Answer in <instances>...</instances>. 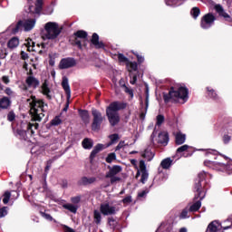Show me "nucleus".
I'll list each match as a JSON object with an SVG mask.
<instances>
[{
    "label": "nucleus",
    "mask_w": 232,
    "mask_h": 232,
    "mask_svg": "<svg viewBox=\"0 0 232 232\" xmlns=\"http://www.w3.org/2000/svg\"><path fill=\"white\" fill-rule=\"evenodd\" d=\"M206 177H207L206 172L202 171L198 173V178L195 179L194 200H197V201L189 207L188 211H190V213H195L198 211L202 207V200H204V198H206V191H207L206 181H205Z\"/></svg>",
    "instance_id": "nucleus-1"
},
{
    "label": "nucleus",
    "mask_w": 232,
    "mask_h": 232,
    "mask_svg": "<svg viewBox=\"0 0 232 232\" xmlns=\"http://www.w3.org/2000/svg\"><path fill=\"white\" fill-rule=\"evenodd\" d=\"M27 102H29L32 121L41 122L44 117V106L48 107V103H44V100L37 99L34 95L27 99Z\"/></svg>",
    "instance_id": "nucleus-2"
},
{
    "label": "nucleus",
    "mask_w": 232,
    "mask_h": 232,
    "mask_svg": "<svg viewBox=\"0 0 232 232\" xmlns=\"http://www.w3.org/2000/svg\"><path fill=\"white\" fill-rule=\"evenodd\" d=\"M189 91L186 87H179L177 91H175V87H170L169 93H163V101L165 104H168L169 101H177V99H181L186 102L188 98Z\"/></svg>",
    "instance_id": "nucleus-3"
},
{
    "label": "nucleus",
    "mask_w": 232,
    "mask_h": 232,
    "mask_svg": "<svg viewBox=\"0 0 232 232\" xmlns=\"http://www.w3.org/2000/svg\"><path fill=\"white\" fill-rule=\"evenodd\" d=\"M69 43L72 46H77L78 50L88 48V32L78 30L70 37Z\"/></svg>",
    "instance_id": "nucleus-4"
},
{
    "label": "nucleus",
    "mask_w": 232,
    "mask_h": 232,
    "mask_svg": "<svg viewBox=\"0 0 232 232\" xmlns=\"http://www.w3.org/2000/svg\"><path fill=\"white\" fill-rule=\"evenodd\" d=\"M45 33L43 34L42 38L44 41L49 40L53 41L61 35L63 32V28L59 27V24L55 22H48L44 25Z\"/></svg>",
    "instance_id": "nucleus-5"
},
{
    "label": "nucleus",
    "mask_w": 232,
    "mask_h": 232,
    "mask_svg": "<svg viewBox=\"0 0 232 232\" xmlns=\"http://www.w3.org/2000/svg\"><path fill=\"white\" fill-rule=\"evenodd\" d=\"M92 122L91 124V128L92 131H100L101 126H102L103 121H106V117L102 116V112H101L97 109H92Z\"/></svg>",
    "instance_id": "nucleus-6"
},
{
    "label": "nucleus",
    "mask_w": 232,
    "mask_h": 232,
    "mask_svg": "<svg viewBox=\"0 0 232 232\" xmlns=\"http://www.w3.org/2000/svg\"><path fill=\"white\" fill-rule=\"evenodd\" d=\"M215 21H217V16L213 13H208L202 16L200 26L203 30H208L212 24H215Z\"/></svg>",
    "instance_id": "nucleus-7"
},
{
    "label": "nucleus",
    "mask_w": 232,
    "mask_h": 232,
    "mask_svg": "<svg viewBox=\"0 0 232 232\" xmlns=\"http://www.w3.org/2000/svg\"><path fill=\"white\" fill-rule=\"evenodd\" d=\"M126 108H128V102L115 101L111 102L109 106L106 108V110L113 111L114 113H119V111L126 110Z\"/></svg>",
    "instance_id": "nucleus-8"
},
{
    "label": "nucleus",
    "mask_w": 232,
    "mask_h": 232,
    "mask_svg": "<svg viewBox=\"0 0 232 232\" xmlns=\"http://www.w3.org/2000/svg\"><path fill=\"white\" fill-rule=\"evenodd\" d=\"M106 117L112 127L117 126V124L121 122V116L119 115V112H113V111L106 109Z\"/></svg>",
    "instance_id": "nucleus-9"
},
{
    "label": "nucleus",
    "mask_w": 232,
    "mask_h": 232,
    "mask_svg": "<svg viewBox=\"0 0 232 232\" xmlns=\"http://www.w3.org/2000/svg\"><path fill=\"white\" fill-rule=\"evenodd\" d=\"M76 65H77V62L75 61V58H72V57L63 58L60 61L59 69L68 70V68H73V66H76Z\"/></svg>",
    "instance_id": "nucleus-10"
},
{
    "label": "nucleus",
    "mask_w": 232,
    "mask_h": 232,
    "mask_svg": "<svg viewBox=\"0 0 232 232\" xmlns=\"http://www.w3.org/2000/svg\"><path fill=\"white\" fill-rule=\"evenodd\" d=\"M100 211L102 215H115L117 213L116 208L110 206V203H102L100 206Z\"/></svg>",
    "instance_id": "nucleus-11"
},
{
    "label": "nucleus",
    "mask_w": 232,
    "mask_h": 232,
    "mask_svg": "<svg viewBox=\"0 0 232 232\" xmlns=\"http://www.w3.org/2000/svg\"><path fill=\"white\" fill-rule=\"evenodd\" d=\"M99 34L97 33H93L90 40L91 44H93L96 50H104V48H106V44H104V42L99 41Z\"/></svg>",
    "instance_id": "nucleus-12"
},
{
    "label": "nucleus",
    "mask_w": 232,
    "mask_h": 232,
    "mask_svg": "<svg viewBox=\"0 0 232 232\" xmlns=\"http://www.w3.org/2000/svg\"><path fill=\"white\" fill-rule=\"evenodd\" d=\"M95 182H97V178H95V177L88 178L86 176H83L77 181V185L78 186H91V184H95Z\"/></svg>",
    "instance_id": "nucleus-13"
},
{
    "label": "nucleus",
    "mask_w": 232,
    "mask_h": 232,
    "mask_svg": "<svg viewBox=\"0 0 232 232\" xmlns=\"http://www.w3.org/2000/svg\"><path fill=\"white\" fill-rule=\"evenodd\" d=\"M157 142L161 146H168V142H169V134L167 131L160 132L157 138Z\"/></svg>",
    "instance_id": "nucleus-14"
},
{
    "label": "nucleus",
    "mask_w": 232,
    "mask_h": 232,
    "mask_svg": "<svg viewBox=\"0 0 232 232\" xmlns=\"http://www.w3.org/2000/svg\"><path fill=\"white\" fill-rule=\"evenodd\" d=\"M108 169L109 171L106 173L105 177H115V175H119V173L122 171V167L120 165L109 166Z\"/></svg>",
    "instance_id": "nucleus-15"
},
{
    "label": "nucleus",
    "mask_w": 232,
    "mask_h": 232,
    "mask_svg": "<svg viewBox=\"0 0 232 232\" xmlns=\"http://www.w3.org/2000/svg\"><path fill=\"white\" fill-rule=\"evenodd\" d=\"M78 114L84 124H90V111L88 110L79 109Z\"/></svg>",
    "instance_id": "nucleus-16"
},
{
    "label": "nucleus",
    "mask_w": 232,
    "mask_h": 232,
    "mask_svg": "<svg viewBox=\"0 0 232 232\" xmlns=\"http://www.w3.org/2000/svg\"><path fill=\"white\" fill-rule=\"evenodd\" d=\"M35 23V18L27 19L24 22H23L24 32H30L31 30H34Z\"/></svg>",
    "instance_id": "nucleus-17"
},
{
    "label": "nucleus",
    "mask_w": 232,
    "mask_h": 232,
    "mask_svg": "<svg viewBox=\"0 0 232 232\" xmlns=\"http://www.w3.org/2000/svg\"><path fill=\"white\" fill-rule=\"evenodd\" d=\"M62 88L64 90L67 99L72 97V90L70 89V83H68V78L64 76L62 81Z\"/></svg>",
    "instance_id": "nucleus-18"
},
{
    "label": "nucleus",
    "mask_w": 232,
    "mask_h": 232,
    "mask_svg": "<svg viewBox=\"0 0 232 232\" xmlns=\"http://www.w3.org/2000/svg\"><path fill=\"white\" fill-rule=\"evenodd\" d=\"M9 28H10L11 34H13V35L19 34V32H21V30H23V28H24L23 20L18 21L15 25H14V24L10 25Z\"/></svg>",
    "instance_id": "nucleus-19"
},
{
    "label": "nucleus",
    "mask_w": 232,
    "mask_h": 232,
    "mask_svg": "<svg viewBox=\"0 0 232 232\" xmlns=\"http://www.w3.org/2000/svg\"><path fill=\"white\" fill-rule=\"evenodd\" d=\"M10 106H12V101H10V98L4 96L0 99L1 110H8Z\"/></svg>",
    "instance_id": "nucleus-20"
},
{
    "label": "nucleus",
    "mask_w": 232,
    "mask_h": 232,
    "mask_svg": "<svg viewBox=\"0 0 232 232\" xmlns=\"http://www.w3.org/2000/svg\"><path fill=\"white\" fill-rule=\"evenodd\" d=\"M25 82L27 84V86L29 87H34V89L35 88H38L39 87V80H37V78L34 77V76H28L25 80Z\"/></svg>",
    "instance_id": "nucleus-21"
},
{
    "label": "nucleus",
    "mask_w": 232,
    "mask_h": 232,
    "mask_svg": "<svg viewBox=\"0 0 232 232\" xmlns=\"http://www.w3.org/2000/svg\"><path fill=\"white\" fill-rule=\"evenodd\" d=\"M41 88L43 95H45L48 101H52V96L50 95L52 91L50 90V87H48V82L44 81Z\"/></svg>",
    "instance_id": "nucleus-22"
},
{
    "label": "nucleus",
    "mask_w": 232,
    "mask_h": 232,
    "mask_svg": "<svg viewBox=\"0 0 232 232\" xmlns=\"http://www.w3.org/2000/svg\"><path fill=\"white\" fill-rule=\"evenodd\" d=\"M184 142H186V134H183L180 131L177 132L175 135V144L177 146H181Z\"/></svg>",
    "instance_id": "nucleus-23"
},
{
    "label": "nucleus",
    "mask_w": 232,
    "mask_h": 232,
    "mask_svg": "<svg viewBox=\"0 0 232 232\" xmlns=\"http://www.w3.org/2000/svg\"><path fill=\"white\" fill-rule=\"evenodd\" d=\"M149 99H150V94H149V90L148 87L146 88V100H145V111H141L140 113V121H144L146 119V113L148 111V106H149Z\"/></svg>",
    "instance_id": "nucleus-24"
},
{
    "label": "nucleus",
    "mask_w": 232,
    "mask_h": 232,
    "mask_svg": "<svg viewBox=\"0 0 232 232\" xmlns=\"http://www.w3.org/2000/svg\"><path fill=\"white\" fill-rule=\"evenodd\" d=\"M171 166H173V160H171V158H166L160 162V167L163 169H169Z\"/></svg>",
    "instance_id": "nucleus-25"
},
{
    "label": "nucleus",
    "mask_w": 232,
    "mask_h": 232,
    "mask_svg": "<svg viewBox=\"0 0 232 232\" xmlns=\"http://www.w3.org/2000/svg\"><path fill=\"white\" fill-rule=\"evenodd\" d=\"M19 46V38L17 36H14L7 43V47L10 50H14V48H17Z\"/></svg>",
    "instance_id": "nucleus-26"
},
{
    "label": "nucleus",
    "mask_w": 232,
    "mask_h": 232,
    "mask_svg": "<svg viewBox=\"0 0 232 232\" xmlns=\"http://www.w3.org/2000/svg\"><path fill=\"white\" fill-rule=\"evenodd\" d=\"M204 165L207 166V168H211L212 169H220V162L217 161H211V160H205Z\"/></svg>",
    "instance_id": "nucleus-27"
},
{
    "label": "nucleus",
    "mask_w": 232,
    "mask_h": 232,
    "mask_svg": "<svg viewBox=\"0 0 232 232\" xmlns=\"http://www.w3.org/2000/svg\"><path fill=\"white\" fill-rule=\"evenodd\" d=\"M214 8L221 17H224L225 19L229 18V14L224 11V7H222L220 5H216Z\"/></svg>",
    "instance_id": "nucleus-28"
},
{
    "label": "nucleus",
    "mask_w": 232,
    "mask_h": 232,
    "mask_svg": "<svg viewBox=\"0 0 232 232\" xmlns=\"http://www.w3.org/2000/svg\"><path fill=\"white\" fill-rule=\"evenodd\" d=\"M218 171H227V173H232V161L227 164L220 163Z\"/></svg>",
    "instance_id": "nucleus-29"
},
{
    "label": "nucleus",
    "mask_w": 232,
    "mask_h": 232,
    "mask_svg": "<svg viewBox=\"0 0 232 232\" xmlns=\"http://www.w3.org/2000/svg\"><path fill=\"white\" fill-rule=\"evenodd\" d=\"M82 146L84 150H92L93 148V140H92V139L85 138L82 141Z\"/></svg>",
    "instance_id": "nucleus-30"
},
{
    "label": "nucleus",
    "mask_w": 232,
    "mask_h": 232,
    "mask_svg": "<svg viewBox=\"0 0 232 232\" xmlns=\"http://www.w3.org/2000/svg\"><path fill=\"white\" fill-rule=\"evenodd\" d=\"M127 70L131 73V72H137L139 70V64L137 62H127L126 63Z\"/></svg>",
    "instance_id": "nucleus-31"
},
{
    "label": "nucleus",
    "mask_w": 232,
    "mask_h": 232,
    "mask_svg": "<svg viewBox=\"0 0 232 232\" xmlns=\"http://www.w3.org/2000/svg\"><path fill=\"white\" fill-rule=\"evenodd\" d=\"M63 209H67V211H70L71 213H77V209H79L78 206H75L72 203H67L63 205Z\"/></svg>",
    "instance_id": "nucleus-32"
},
{
    "label": "nucleus",
    "mask_w": 232,
    "mask_h": 232,
    "mask_svg": "<svg viewBox=\"0 0 232 232\" xmlns=\"http://www.w3.org/2000/svg\"><path fill=\"white\" fill-rule=\"evenodd\" d=\"M109 139H110L111 141L107 144L108 147L113 146V144H117V142H119V140L121 138L119 137V134L114 133V134H111L109 136Z\"/></svg>",
    "instance_id": "nucleus-33"
},
{
    "label": "nucleus",
    "mask_w": 232,
    "mask_h": 232,
    "mask_svg": "<svg viewBox=\"0 0 232 232\" xmlns=\"http://www.w3.org/2000/svg\"><path fill=\"white\" fill-rule=\"evenodd\" d=\"M207 92L210 99H213L214 101L218 99V94H217V92L214 89H211V87H207Z\"/></svg>",
    "instance_id": "nucleus-34"
},
{
    "label": "nucleus",
    "mask_w": 232,
    "mask_h": 232,
    "mask_svg": "<svg viewBox=\"0 0 232 232\" xmlns=\"http://www.w3.org/2000/svg\"><path fill=\"white\" fill-rule=\"evenodd\" d=\"M218 227H217V221H212L210 224H208L206 232H218Z\"/></svg>",
    "instance_id": "nucleus-35"
},
{
    "label": "nucleus",
    "mask_w": 232,
    "mask_h": 232,
    "mask_svg": "<svg viewBox=\"0 0 232 232\" xmlns=\"http://www.w3.org/2000/svg\"><path fill=\"white\" fill-rule=\"evenodd\" d=\"M43 5H44L43 0H36L35 7H34L35 14H41V12L43 11Z\"/></svg>",
    "instance_id": "nucleus-36"
},
{
    "label": "nucleus",
    "mask_w": 232,
    "mask_h": 232,
    "mask_svg": "<svg viewBox=\"0 0 232 232\" xmlns=\"http://www.w3.org/2000/svg\"><path fill=\"white\" fill-rule=\"evenodd\" d=\"M113 160H117V154L115 152L109 153L105 159L107 164H111Z\"/></svg>",
    "instance_id": "nucleus-37"
},
{
    "label": "nucleus",
    "mask_w": 232,
    "mask_h": 232,
    "mask_svg": "<svg viewBox=\"0 0 232 232\" xmlns=\"http://www.w3.org/2000/svg\"><path fill=\"white\" fill-rule=\"evenodd\" d=\"M143 157L144 159H147L148 162H151V160H153V158L155 157V153L146 150Z\"/></svg>",
    "instance_id": "nucleus-38"
},
{
    "label": "nucleus",
    "mask_w": 232,
    "mask_h": 232,
    "mask_svg": "<svg viewBox=\"0 0 232 232\" xmlns=\"http://www.w3.org/2000/svg\"><path fill=\"white\" fill-rule=\"evenodd\" d=\"M189 148L190 147L188 145H183L177 149L176 154L179 156L180 153H188L189 151Z\"/></svg>",
    "instance_id": "nucleus-39"
},
{
    "label": "nucleus",
    "mask_w": 232,
    "mask_h": 232,
    "mask_svg": "<svg viewBox=\"0 0 232 232\" xmlns=\"http://www.w3.org/2000/svg\"><path fill=\"white\" fill-rule=\"evenodd\" d=\"M93 217H94L95 224L97 225L101 224V220L102 219V217L101 216V212H99V210L93 211Z\"/></svg>",
    "instance_id": "nucleus-40"
},
{
    "label": "nucleus",
    "mask_w": 232,
    "mask_h": 232,
    "mask_svg": "<svg viewBox=\"0 0 232 232\" xmlns=\"http://www.w3.org/2000/svg\"><path fill=\"white\" fill-rule=\"evenodd\" d=\"M34 130H39V123H28L27 125V131H30L31 132V135H34Z\"/></svg>",
    "instance_id": "nucleus-41"
},
{
    "label": "nucleus",
    "mask_w": 232,
    "mask_h": 232,
    "mask_svg": "<svg viewBox=\"0 0 232 232\" xmlns=\"http://www.w3.org/2000/svg\"><path fill=\"white\" fill-rule=\"evenodd\" d=\"M131 53H133V55H135L137 62L139 64H142V63H144V56L140 55L139 53V52L137 51H131Z\"/></svg>",
    "instance_id": "nucleus-42"
},
{
    "label": "nucleus",
    "mask_w": 232,
    "mask_h": 232,
    "mask_svg": "<svg viewBox=\"0 0 232 232\" xmlns=\"http://www.w3.org/2000/svg\"><path fill=\"white\" fill-rule=\"evenodd\" d=\"M190 14H191V15H192V17H193L194 19H197V17H198V15H200V8H198V7H193V8L191 9Z\"/></svg>",
    "instance_id": "nucleus-43"
},
{
    "label": "nucleus",
    "mask_w": 232,
    "mask_h": 232,
    "mask_svg": "<svg viewBox=\"0 0 232 232\" xmlns=\"http://www.w3.org/2000/svg\"><path fill=\"white\" fill-rule=\"evenodd\" d=\"M164 121H165L164 115L159 114L156 117V125L157 126H162V124H164Z\"/></svg>",
    "instance_id": "nucleus-44"
},
{
    "label": "nucleus",
    "mask_w": 232,
    "mask_h": 232,
    "mask_svg": "<svg viewBox=\"0 0 232 232\" xmlns=\"http://www.w3.org/2000/svg\"><path fill=\"white\" fill-rule=\"evenodd\" d=\"M63 123V120L59 118V116H56L54 119L51 121L52 126H59V124Z\"/></svg>",
    "instance_id": "nucleus-45"
},
{
    "label": "nucleus",
    "mask_w": 232,
    "mask_h": 232,
    "mask_svg": "<svg viewBox=\"0 0 232 232\" xmlns=\"http://www.w3.org/2000/svg\"><path fill=\"white\" fill-rule=\"evenodd\" d=\"M118 61L119 63H125L127 64L130 62V59L125 57L122 53H118Z\"/></svg>",
    "instance_id": "nucleus-46"
},
{
    "label": "nucleus",
    "mask_w": 232,
    "mask_h": 232,
    "mask_svg": "<svg viewBox=\"0 0 232 232\" xmlns=\"http://www.w3.org/2000/svg\"><path fill=\"white\" fill-rule=\"evenodd\" d=\"M10 197H12L10 191H5L3 198L4 204H7L8 202H10Z\"/></svg>",
    "instance_id": "nucleus-47"
},
{
    "label": "nucleus",
    "mask_w": 232,
    "mask_h": 232,
    "mask_svg": "<svg viewBox=\"0 0 232 232\" xmlns=\"http://www.w3.org/2000/svg\"><path fill=\"white\" fill-rule=\"evenodd\" d=\"M7 121H9V122H14L15 121V112H14V111L8 112Z\"/></svg>",
    "instance_id": "nucleus-48"
},
{
    "label": "nucleus",
    "mask_w": 232,
    "mask_h": 232,
    "mask_svg": "<svg viewBox=\"0 0 232 232\" xmlns=\"http://www.w3.org/2000/svg\"><path fill=\"white\" fill-rule=\"evenodd\" d=\"M148 177H150V174L148 173V171L141 172V178L140 180L141 184H146V180H148Z\"/></svg>",
    "instance_id": "nucleus-49"
},
{
    "label": "nucleus",
    "mask_w": 232,
    "mask_h": 232,
    "mask_svg": "<svg viewBox=\"0 0 232 232\" xmlns=\"http://www.w3.org/2000/svg\"><path fill=\"white\" fill-rule=\"evenodd\" d=\"M140 171L141 173H144V172L148 171L146 169V162L143 160H140Z\"/></svg>",
    "instance_id": "nucleus-50"
},
{
    "label": "nucleus",
    "mask_w": 232,
    "mask_h": 232,
    "mask_svg": "<svg viewBox=\"0 0 232 232\" xmlns=\"http://www.w3.org/2000/svg\"><path fill=\"white\" fill-rule=\"evenodd\" d=\"M105 179H111V184H115V182H121V178L117 177V176L105 177Z\"/></svg>",
    "instance_id": "nucleus-51"
},
{
    "label": "nucleus",
    "mask_w": 232,
    "mask_h": 232,
    "mask_svg": "<svg viewBox=\"0 0 232 232\" xmlns=\"http://www.w3.org/2000/svg\"><path fill=\"white\" fill-rule=\"evenodd\" d=\"M40 214L42 217H44V218H45V220H49L50 222H52V220H53V218L50 214H47L43 211H41Z\"/></svg>",
    "instance_id": "nucleus-52"
},
{
    "label": "nucleus",
    "mask_w": 232,
    "mask_h": 232,
    "mask_svg": "<svg viewBox=\"0 0 232 232\" xmlns=\"http://www.w3.org/2000/svg\"><path fill=\"white\" fill-rule=\"evenodd\" d=\"M222 140L224 144H229V142H231V136H229V134H225L223 135Z\"/></svg>",
    "instance_id": "nucleus-53"
},
{
    "label": "nucleus",
    "mask_w": 232,
    "mask_h": 232,
    "mask_svg": "<svg viewBox=\"0 0 232 232\" xmlns=\"http://www.w3.org/2000/svg\"><path fill=\"white\" fill-rule=\"evenodd\" d=\"M81 198H82L81 196L72 197V198H71V202L72 204H79L81 202Z\"/></svg>",
    "instance_id": "nucleus-54"
},
{
    "label": "nucleus",
    "mask_w": 232,
    "mask_h": 232,
    "mask_svg": "<svg viewBox=\"0 0 232 232\" xmlns=\"http://www.w3.org/2000/svg\"><path fill=\"white\" fill-rule=\"evenodd\" d=\"M125 88V93H128L130 97H133V90L130 89V87L126 86V84L122 85Z\"/></svg>",
    "instance_id": "nucleus-55"
},
{
    "label": "nucleus",
    "mask_w": 232,
    "mask_h": 232,
    "mask_svg": "<svg viewBox=\"0 0 232 232\" xmlns=\"http://www.w3.org/2000/svg\"><path fill=\"white\" fill-rule=\"evenodd\" d=\"M6 215H8L6 207H3L2 208H0V218H3V217H6Z\"/></svg>",
    "instance_id": "nucleus-56"
},
{
    "label": "nucleus",
    "mask_w": 232,
    "mask_h": 232,
    "mask_svg": "<svg viewBox=\"0 0 232 232\" xmlns=\"http://www.w3.org/2000/svg\"><path fill=\"white\" fill-rule=\"evenodd\" d=\"M20 55H21L22 61H26L30 57V56H28V53L24 51H21Z\"/></svg>",
    "instance_id": "nucleus-57"
},
{
    "label": "nucleus",
    "mask_w": 232,
    "mask_h": 232,
    "mask_svg": "<svg viewBox=\"0 0 232 232\" xmlns=\"http://www.w3.org/2000/svg\"><path fill=\"white\" fill-rule=\"evenodd\" d=\"M108 223H109V226H111V227H115L116 226L115 218H109Z\"/></svg>",
    "instance_id": "nucleus-58"
},
{
    "label": "nucleus",
    "mask_w": 232,
    "mask_h": 232,
    "mask_svg": "<svg viewBox=\"0 0 232 232\" xmlns=\"http://www.w3.org/2000/svg\"><path fill=\"white\" fill-rule=\"evenodd\" d=\"M102 148H104V145L98 143L93 150H95V151L99 153L100 151H102Z\"/></svg>",
    "instance_id": "nucleus-59"
},
{
    "label": "nucleus",
    "mask_w": 232,
    "mask_h": 232,
    "mask_svg": "<svg viewBox=\"0 0 232 232\" xmlns=\"http://www.w3.org/2000/svg\"><path fill=\"white\" fill-rule=\"evenodd\" d=\"M179 218H188V209L187 208H184L180 215H179Z\"/></svg>",
    "instance_id": "nucleus-60"
},
{
    "label": "nucleus",
    "mask_w": 232,
    "mask_h": 232,
    "mask_svg": "<svg viewBox=\"0 0 232 232\" xmlns=\"http://www.w3.org/2000/svg\"><path fill=\"white\" fill-rule=\"evenodd\" d=\"M123 204H131V196H127L122 199Z\"/></svg>",
    "instance_id": "nucleus-61"
},
{
    "label": "nucleus",
    "mask_w": 232,
    "mask_h": 232,
    "mask_svg": "<svg viewBox=\"0 0 232 232\" xmlns=\"http://www.w3.org/2000/svg\"><path fill=\"white\" fill-rule=\"evenodd\" d=\"M98 152H96V150L93 149L90 154V160L92 162V160H93V159H95V157H97Z\"/></svg>",
    "instance_id": "nucleus-62"
},
{
    "label": "nucleus",
    "mask_w": 232,
    "mask_h": 232,
    "mask_svg": "<svg viewBox=\"0 0 232 232\" xmlns=\"http://www.w3.org/2000/svg\"><path fill=\"white\" fill-rule=\"evenodd\" d=\"M146 195H148V191L147 190H142L141 192L138 193L139 198H144V197H146Z\"/></svg>",
    "instance_id": "nucleus-63"
},
{
    "label": "nucleus",
    "mask_w": 232,
    "mask_h": 232,
    "mask_svg": "<svg viewBox=\"0 0 232 232\" xmlns=\"http://www.w3.org/2000/svg\"><path fill=\"white\" fill-rule=\"evenodd\" d=\"M124 148V141H120L119 144L116 146L115 150L119 151L120 150H122Z\"/></svg>",
    "instance_id": "nucleus-64"
}]
</instances>
